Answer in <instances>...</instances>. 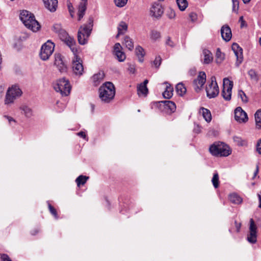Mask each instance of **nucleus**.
<instances>
[{
  "label": "nucleus",
  "instance_id": "obj_30",
  "mask_svg": "<svg viewBox=\"0 0 261 261\" xmlns=\"http://www.w3.org/2000/svg\"><path fill=\"white\" fill-rule=\"evenodd\" d=\"M173 89L170 85H167L166 90L163 93V96L165 98L169 99L173 95Z\"/></svg>",
  "mask_w": 261,
  "mask_h": 261
},
{
  "label": "nucleus",
  "instance_id": "obj_11",
  "mask_svg": "<svg viewBox=\"0 0 261 261\" xmlns=\"http://www.w3.org/2000/svg\"><path fill=\"white\" fill-rule=\"evenodd\" d=\"M233 85V82L230 81L228 78L225 77L223 79V89L222 92V95L225 100H230Z\"/></svg>",
  "mask_w": 261,
  "mask_h": 261
},
{
  "label": "nucleus",
  "instance_id": "obj_18",
  "mask_svg": "<svg viewBox=\"0 0 261 261\" xmlns=\"http://www.w3.org/2000/svg\"><path fill=\"white\" fill-rule=\"evenodd\" d=\"M55 65L60 72H64L66 70V66L60 54H55Z\"/></svg>",
  "mask_w": 261,
  "mask_h": 261
},
{
  "label": "nucleus",
  "instance_id": "obj_7",
  "mask_svg": "<svg viewBox=\"0 0 261 261\" xmlns=\"http://www.w3.org/2000/svg\"><path fill=\"white\" fill-rule=\"evenodd\" d=\"M60 39L63 41L70 48L73 53L78 52V48L76 45V42L72 36H70L64 30H60L58 32Z\"/></svg>",
  "mask_w": 261,
  "mask_h": 261
},
{
  "label": "nucleus",
  "instance_id": "obj_13",
  "mask_svg": "<svg viewBox=\"0 0 261 261\" xmlns=\"http://www.w3.org/2000/svg\"><path fill=\"white\" fill-rule=\"evenodd\" d=\"M206 74L204 72L201 71L196 79L193 82L194 89L196 92L199 91L206 81Z\"/></svg>",
  "mask_w": 261,
  "mask_h": 261
},
{
  "label": "nucleus",
  "instance_id": "obj_24",
  "mask_svg": "<svg viewBox=\"0 0 261 261\" xmlns=\"http://www.w3.org/2000/svg\"><path fill=\"white\" fill-rule=\"evenodd\" d=\"M228 198L231 203L235 204H240L243 201L242 198L236 193L230 194L229 195Z\"/></svg>",
  "mask_w": 261,
  "mask_h": 261
},
{
  "label": "nucleus",
  "instance_id": "obj_41",
  "mask_svg": "<svg viewBox=\"0 0 261 261\" xmlns=\"http://www.w3.org/2000/svg\"><path fill=\"white\" fill-rule=\"evenodd\" d=\"M166 15L171 19H174L176 16L174 10L170 8L167 10Z\"/></svg>",
  "mask_w": 261,
  "mask_h": 261
},
{
  "label": "nucleus",
  "instance_id": "obj_60",
  "mask_svg": "<svg viewBox=\"0 0 261 261\" xmlns=\"http://www.w3.org/2000/svg\"><path fill=\"white\" fill-rule=\"evenodd\" d=\"M258 166H256V170L254 172V176H256V174L258 173Z\"/></svg>",
  "mask_w": 261,
  "mask_h": 261
},
{
  "label": "nucleus",
  "instance_id": "obj_1",
  "mask_svg": "<svg viewBox=\"0 0 261 261\" xmlns=\"http://www.w3.org/2000/svg\"><path fill=\"white\" fill-rule=\"evenodd\" d=\"M20 19L24 25L33 32H37L40 29V25L35 19L34 15L28 11H22L20 14Z\"/></svg>",
  "mask_w": 261,
  "mask_h": 261
},
{
  "label": "nucleus",
  "instance_id": "obj_3",
  "mask_svg": "<svg viewBox=\"0 0 261 261\" xmlns=\"http://www.w3.org/2000/svg\"><path fill=\"white\" fill-rule=\"evenodd\" d=\"M211 153L216 156H227L231 153V150L227 144L216 142L211 145L209 148Z\"/></svg>",
  "mask_w": 261,
  "mask_h": 261
},
{
  "label": "nucleus",
  "instance_id": "obj_55",
  "mask_svg": "<svg viewBox=\"0 0 261 261\" xmlns=\"http://www.w3.org/2000/svg\"><path fill=\"white\" fill-rule=\"evenodd\" d=\"M4 117L8 120L10 124H11L12 122H15V120L11 117L5 116Z\"/></svg>",
  "mask_w": 261,
  "mask_h": 261
},
{
  "label": "nucleus",
  "instance_id": "obj_50",
  "mask_svg": "<svg viewBox=\"0 0 261 261\" xmlns=\"http://www.w3.org/2000/svg\"><path fill=\"white\" fill-rule=\"evenodd\" d=\"M2 261H12L9 256L6 254H2L1 256Z\"/></svg>",
  "mask_w": 261,
  "mask_h": 261
},
{
  "label": "nucleus",
  "instance_id": "obj_19",
  "mask_svg": "<svg viewBox=\"0 0 261 261\" xmlns=\"http://www.w3.org/2000/svg\"><path fill=\"white\" fill-rule=\"evenodd\" d=\"M221 34L222 38L225 41H229L232 37V33L230 28L227 25H224L221 29Z\"/></svg>",
  "mask_w": 261,
  "mask_h": 261
},
{
  "label": "nucleus",
  "instance_id": "obj_25",
  "mask_svg": "<svg viewBox=\"0 0 261 261\" xmlns=\"http://www.w3.org/2000/svg\"><path fill=\"white\" fill-rule=\"evenodd\" d=\"M105 76L104 72L102 71L99 72L95 74L92 77L93 84L95 86L98 85L103 80Z\"/></svg>",
  "mask_w": 261,
  "mask_h": 261
},
{
  "label": "nucleus",
  "instance_id": "obj_31",
  "mask_svg": "<svg viewBox=\"0 0 261 261\" xmlns=\"http://www.w3.org/2000/svg\"><path fill=\"white\" fill-rule=\"evenodd\" d=\"M123 43L126 47L132 50L134 48V42L132 39L128 36H125L124 38Z\"/></svg>",
  "mask_w": 261,
  "mask_h": 261
},
{
  "label": "nucleus",
  "instance_id": "obj_53",
  "mask_svg": "<svg viewBox=\"0 0 261 261\" xmlns=\"http://www.w3.org/2000/svg\"><path fill=\"white\" fill-rule=\"evenodd\" d=\"M166 44L171 46L173 47L174 46V43L172 42V41L170 39V38H168L166 41Z\"/></svg>",
  "mask_w": 261,
  "mask_h": 261
},
{
  "label": "nucleus",
  "instance_id": "obj_39",
  "mask_svg": "<svg viewBox=\"0 0 261 261\" xmlns=\"http://www.w3.org/2000/svg\"><path fill=\"white\" fill-rule=\"evenodd\" d=\"M238 96L241 98L242 101L246 103L248 102V97H247L246 94L244 93V91L240 90L238 91Z\"/></svg>",
  "mask_w": 261,
  "mask_h": 261
},
{
  "label": "nucleus",
  "instance_id": "obj_57",
  "mask_svg": "<svg viewBox=\"0 0 261 261\" xmlns=\"http://www.w3.org/2000/svg\"><path fill=\"white\" fill-rule=\"evenodd\" d=\"M235 224H236L237 231L238 232H239L240 231V228L241 226V224L240 223H237V221H235Z\"/></svg>",
  "mask_w": 261,
  "mask_h": 261
},
{
  "label": "nucleus",
  "instance_id": "obj_9",
  "mask_svg": "<svg viewBox=\"0 0 261 261\" xmlns=\"http://www.w3.org/2000/svg\"><path fill=\"white\" fill-rule=\"evenodd\" d=\"M205 90L209 98H214L218 95L219 89L215 76L211 77V81L206 85Z\"/></svg>",
  "mask_w": 261,
  "mask_h": 261
},
{
  "label": "nucleus",
  "instance_id": "obj_52",
  "mask_svg": "<svg viewBox=\"0 0 261 261\" xmlns=\"http://www.w3.org/2000/svg\"><path fill=\"white\" fill-rule=\"evenodd\" d=\"M189 17H190L191 20L194 21L197 19V15L194 12H191L189 14Z\"/></svg>",
  "mask_w": 261,
  "mask_h": 261
},
{
  "label": "nucleus",
  "instance_id": "obj_44",
  "mask_svg": "<svg viewBox=\"0 0 261 261\" xmlns=\"http://www.w3.org/2000/svg\"><path fill=\"white\" fill-rule=\"evenodd\" d=\"M232 2V10L234 12H237L239 7V3L238 0H231Z\"/></svg>",
  "mask_w": 261,
  "mask_h": 261
},
{
  "label": "nucleus",
  "instance_id": "obj_62",
  "mask_svg": "<svg viewBox=\"0 0 261 261\" xmlns=\"http://www.w3.org/2000/svg\"><path fill=\"white\" fill-rule=\"evenodd\" d=\"M259 43L260 45L261 46V38H260L259 39Z\"/></svg>",
  "mask_w": 261,
  "mask_h": 261
},
{
  "label": "nucleus",
  "instance_id": "obj_38",
  "mask_svg": "<svg viewBox=\"0 0 261 261\" xmlns=\"http://www.w3.org/2000/svg\"><path fill=\"white\" fill-rule=\"evenodd\" d=\"M212 182L214 187L215 188H217L219 186V175L218 173H215L214 174L213 177L212 179Z\"/></svg>",
  "mask_w": 261,
  "mask_h": 261
},
{
  "label": "nucleus",
  "instance_id": "obj_43",
  "mask_svg": "<svg viewBox=\"0 0 261 261\" xmlns=\"http://www.w3.org/2000/svg\"><path fill=\"white\" fill-rule=\"evenodd\" d=\"M128 0H114L115 3L117 7H122L124 6Z\"/></svg>",
  "mask_w": 261,
  "mask_h": 261
},
{
  "label": "nucleus",
  "instance_id": "obj_61",
  "mask_svg": "<svg viewBox=\"0 0 261 261\" xmlns=\"http://www.w3.org/2000/svg\"><path fill=\"white\" fill-rule=\"evenodd\" d=\"M245 4L249 3L250 0H242Z\"/></svg>",
  "mask_w": 261,
  "mask_h": 261
},
{
  "label": "nucleus",
  "instance_id": "obj_46",
  "mask_svg": "<svg viewBox=\"0 0 261 261\" xmlns=\"http://www.w3.org/2000/svg\"><path fill=\"white\" fill-rule=\"evenodd\" d=\"M48 208L50 212L55 217L56 219H58V215L56 210L50 204H48Z\"/></svg>",
  "mask_w": 261,
  "mask_h": 261
},
{
  "label": "nucleus",
  "instance_id": "obj_64",
  "mask_svg": "<svg viewBox=\"0 0 261 261\" xmlns=\"http://www.w3.org/2000/svg\"><path fill=\"white\" fill-rule=\"evenodd\" d=\"M37 232V231H36V232H35V233H32V234L33 235H35Z\"/></svg>",
  "mask_w": 261,
  "mask_h": 261
},
{
  "label": "nucleus",
  "instance_id": "obj_45",
  "mask_svg": "<svg viewBox=\"0 0 261 261\" xmlns=\"http://www.w3.org/2000/svg\"><path fill=\"white\" fill-rule=\"evenodd\" d=\"M162 59L160 56L156 57L153 61V64L156 67H159L161 64Z\"/></svg>",
  "mask_w": 261,
  "mask_h": 261
},
{
  "label": "nucleus",
  "instance_id": "obj_20",
  "mask_svg": "<svg viewBox=\"0 0 261 261\" xmlns=\"http://www.w3.org/2000/svg\"><path fill=\"white\" fill-rule=\"evenodd\" d=\"M19 110L21 114L23 115L27 118H30L33 116L34 113L32 109L26 105L20 106Z\"/></svg>",
  "mask_w": 261,
  "mask_h": 261
},
{
  "label": "nucleus",
  "instance_id": "obj_6",
  "mask_svg": "<svg viewBox=\"0 0 261 261\" xmlns=\"http://www.w3.org/2000/svg\"><path fill=\"white\" fill-rule=\"evenodd\" d=\"M92 26V21H90L88 24L80 27L77 34V39L80 44L84 45L87 43L88 39L91 33Z\"/></svg>",
  "mask_w": 261,
  "mask_h": 261
},
{
  "label": "nucleus",
  "instance_id": "obj_4",
  "mask_svg": "<svg viewBox=\"0 0 261 261\" xmlns=\"http://www.w3.org/2000/svg\"><path fill=\"white\" fill-rule=\"evenodd\" d=\"M53 87L55 91L59 92L63 96L68 95L71 88L69 81L65 78L57 80L53 84Z\"/></svg>",
  "mask_w": 261,
  "mask_h": 261
},
{
  "label": "nucleus",
  "instance_id": "obj_35",
  "mask_svg": "<svg viewBox=\"0 0 261 261\" xmlns=\"http://www.w3.org/2000/svg\"><path fill=\"white\" fill-rule=\"evenodd\" d=\"M176 3L181 11H184L188 6L187 0H176Z\"/></svg>",
  "mask_w": 261,
  "mask_h": 261
},
{
  "label": "nucleus",
  "instance_id": "obj_56",
  "mask_svg": "<svg viewBox=\"0 0 261 261\" xmlns=\"http://www.w3.org/2000/svg\"><path fill=\"white\" fill-rule=\"evenodd\" d=\"M71 4L70 3L68 5V10L70 12V15L71 17L73 16V11L72 10V6L71 5Z\"/></svg>",
  "mask_w": 261,
  "mask_h": 261
},
{
  "label": "nucleus",
  "instance_id": "obj_26",
  "mask_svg": "<svg viewBox=\"0 0 261 261\" xmlns=\"http://www.w3.org/2000/svg\"><path fill=\"white\" fill-rule=\"evenodd\" d=\"M128 28L127 23L124 21H121L119 23L117 27L118 34L116 37H118L119 36L124 34Z\"/></svg>",
  "mask_w": 261,
  "mask_h": 261
},
{
  "label": "nucleus",
  "instance_id": "obj_2",
  "mask_svg": "<svg viewBox=\"0 0 261 261\" xmlns=\"http://www.w3.org/2000/svg\"><path fill=\"white\" fill-rule=\"evenodd\" d=\"M100 99L107 103L112 100L115 95V89L114 85L111 82H106L99 89Z\"/></svg>",
  "mask_w": 261,
  "mask_h": 261
},
{
  "label": "nucleus",
  "instance_id": "obj_33",
  "mask_svg": "<svg viewBox=\"0 0 261 261\" xmlns=\"http://www.w3.org/2000/svg\"><path fill=\"white\" fill-rule=\"evenodd\" d=\"M148 90L147 86H143L140 84L138 86V94L139 96L143 95L144 96L147 95Z\"/></svg>",
  "mask_w": 261,
  "mask_h": 261
},
{
  "label": "nucleus",
  "instance_id": "obj_27",
  "mask_svg": "<svg viewBox=\"0 0 261 261\" xmlns=\"http://www.w3.org/2000/svg\"><path fill=\"white\" fill-rule=\"evenodd\" d=\"M203 55L204 56L203 63L209 64L213 61V55L210 50L206 49H203Z\"/></svg>",
  "mask_w": 261,
  "mask_h": 261
},
{
  "label": "nucleus",
  "instance_id": "obj_59",
  "mask_svg": "<svg viewBox=\"0 0 261 261\" xmlns=\"http://www.w3.org/2000/svg\"><path fill=\"white\" fill-rule=\"evenodd\" d=\"M148 83V81L147 80H145L143 83L140 84L141 85H142L143 86H146L147 84Z\"/></svg>",
  "mask_w": 261,
  "mask_h": 261
},
{
  "label": "nucleus",
  "instance_id": "obj_54",
  "mask_svg": "<svg viewBox=\"0 0 261 261\" xmlns=\"http://www.w3.org/2000/svg\"><path fill=\"white\" fill-rule=\"evenodd\" d=\"M257 151H258V153L261 154V139L257 143Z\"/></svg>",
  "mask_w": 261,
  "mask_h": 261
},
{
  "label": "nucleus",
  "instance_id": "obj_23",
  "mask_svg": "<svg viewBox=\"0 0 261 261\" xmlns=\"http://www.w3.org/2000/svg\"><path fill=\"white\" fill-rule=\"evenodd\" d=\"M199 113L201 114L203 118L207 122H210L212 120V115L210 111L204 108H201L199 109Z\"/></svg>",
  "mask_w": 261,
  "mask_h": 261
},
{
  "label": "nucleus",
  "instance_id": "obj_48",
  "mask_svg": "<svg viewBox=\"0 0 261 261\" xmlns=\"http://www.w3.org/2000/svg\"><path fill=\"white\" fill-rule=\"evenodd\" d=\"M76 135L78 136L83 138L86 141H88V137L87 136V134H86L85 132L81 131L80 132L77 133L76 134Z\"/></svg>",
  "mask_w": 261,
  "mask_h": 261
},
{
  "label": "nucleus",
  "instance_id": "obj_58",
  "mask_svg": "<svg viewBox=\"0 0 261 261\" xmlns=\"http://www.w3.org/2000/svg\"><path fill=\"white\" fill-rule=\"evenodd\" d=\"M257 196L259 200L258 207L261 208V191L259 193L257 194Z\"/></svg>",
  "mask_w": 261,
  "mask_h": 261
},
{
  "label": "nucleus",
  "instance_id": "obj_28",
  "mask_svg": "<svg viewBox=\"0 0 261 261\" xmlns=\"http://www.w3.org/2000/svg\"><path fill=\"white\" fill-rule=\"evenodd\" d=\"M165 109L170 113L174 112L176 110V105L174 102L166 100L164 102Z\"/></svg>",
  "mask_w": 261,
  "mask_h": 261
},
{
  "label": "nucleus",
  "instance_id": "obj_40",
  "mask_svg": "<svg viewBox=\"0 0 261 261\" xmlns=\"http://www.w3.org/2000/svg\"><path fill=\"white\" fill-rule=\"evenodd\" d=\"M161 37L160 33L156 31H152L151 32L150 38L153 41H156Z\"/></svg>",
  "mask_w": 261,
  "mask_h": 261
},
{
  "label": "nucleus",
  "instance_id": "obj_8",
  "mask_svg": "<svg viewBox=\"0 0 261 261\" xmlns=\"http://www.w3.org/2000/svg\"><path fill=\"white\" fill-rule=\"evenodd\" d=\"M55 44L50 40H48L42 45L40 53V58L44 61L48 60L54 50Z\"/></svg>",
  "mask_w": 261,
  "mask_h": 261
},
{
  "label": "nucleus",
  "instance_id": "obj_12",
  "mask_svg": "<svg viewBox=\"0 0 261 261\" xmlns=\"http://www.w3.org/2000/svg\"><path fill=\"white\" fill-rule=\"evenodd\" d=\"M257 227L252 219L250 220L249 233L247 236V241L251 244H254L257 241Z\"/></svg>",
  "mask_w": 261,
  "mask_h": 261
},
{
  "label": "nucleus",
  "instance_id": "obj_10",
  "mask_svg": "<svg viewBox=\"0 0 261 261\" xmlns=\"http://www.w3.org/2000/svg\"><path fill=\"white\" fill-rule=\"evenodd\" d=\"M79 53L78 50V52L73 53L74 58L72 60V70L75 75L81 76L84 72V67L82 60L78 56Z\"/></svg>",
  "mask_w": 261,
  "mask_h": 261
},
{
  "label": "nucleus",
  "instance_id": "obj_29",
  "mask_svg": "<svg viewBox=\"0 0 261 261\" xmlns=\"http://www.w3.org/2000/svg\"><path fill=\"white\" fill-rule=\"evenodd\" d=\"M136 53L138 57L139 62H142L143 61V57L145 55L144 49L140 46H137L136 48Z\"/></svg>",
  "mask_w": 261,
  "mask_h": 261
},
{
  "label": "nucleus",
  "instance_id": "obj_47",
  "mask_svg": "<svg viewBox=\"0 0 261 261\" xmlns=\"http://www.w3.org/2000/svg\"><path fill=\"white\" fill-rule=\"evenodd\" d=\"M216 57L218 59H219L220 61L223 60L224 58V55L223 54L219 48H217L216 51Z\"/></svg>",
  "mask_w": 261,
  "mask_h": 261
},
{
  "label": "nucleus",
  "instance_id": "obj_49",
  "mask_svg": "<svg viewBox=\"0 0 261 261\" xmlns=\"http://www.w3.org/2000/svg\"><path fill=\"white\" fill-rule=\"evenodd\" d=\"M128 71L129 72V73L132 74L135 73L136 71L135 66L132 64H128Z\"/></svg>",
  "mask_w": 261,
  "mask_h": 261
},
{
  "label": "nucleus",
  "instance_id": "obj_17",
  "mask_svg": "<svg viewBox=\"0 0 261 261\" xmlns=\"http://www.w3.org/2000/svg\"><path fill=\"white\" fill-rule=\"evenodd\" d=\"M163 13V10L161 5L154 3L150 9V15L154 17H160Z\"/></svg>",
  "mask_w": 261,
  "mask_h": 261
},
{
  "label": "nucleus",
  "instance_id": "obj_21",
  "mask_svg": "<svg viewBox=\"0 0 261 261\" xmlns=\"http://www.w3.org/2000/svg\"><path fill=\"white\" fill-rule=\"evenodd\" d=\"M45 7L49 11L54 12L58 7V0H42Z\"/></svg>",
  "mask_w": 261,
  "mask_h": 261
},
{
  "label": "nucleus",
  "instance_id": "obj_16",
  "mask_svg": "<svg viewBox=\"0 0 261 261\" xmlns=\"http://www.w3.org/2000/svg\"><path fill=\"white\" fill-rule=\"evenodd\" d=\"M114 54L119 62H123L126 59L125 54L122 51V47L119 43H116L115 44Z\"/></svg>",
  "mask_w": 261,
  "mask_h": 261
},
{
  "label": "nucleus",
  "instance_id": "obj_37",
  "mask_svg": "<svg viewBox=\"0 0 261 261\" xmlns=\"http://www.w3.org/2000/svg\"><path fill=\"white\" fill-rule=\"evenodd\" d=\"M234 142L239 146H246L247 145V141L245 140L242 139L241 137L234 136L233 137Z\"/></svg>",
  "mask_w": 261,
  "mask_h": 261
},
{
  "label": "nucleus",
  "instance_id": "obj_36",
  "mask_svg": "<svg viewBox=\"0 0 261 261\" xmlns=\"http://www.w3.org/2000/svg\"><path fill=\"white\" fill-rule=\"evenodd\" d=\"M255 119L256 126L261 128V110H258L255 114Z\"/></svg>",
  "mask_w": 261,
  "mask_h": 261
},
{
  "label": "nucleus",
  "instance_id": "obj_51",
  "mask_svg": "<svg viewBox=\"0 0 261 261\" xmlns=\"http://www.w3.org/2000/svg\"><path fill=\"white\" fill-rule=\"evenodd\" d=\"M239 22L241 23V28L247 26L245 21L244 20L243 16H241L239 19Z\"/></svg>",
  "mask_w": 261,
  "mask_h": 261
},
{
  "label": "nucleus",
  "instance_id": "obj_42",
  "mask_svg": "<svg viewBox=\"0 0 261 261\" xmlns=\"http://www.w3.org/2000/svg\"><path fill=\"white\" fill-rule=\"evenodd\" d=\"M248 75L250 76L251 80L257 81L258 77L255 71L253 69H250L248 71Z\"/></svg>",
  "mask_w": 261,
  "mask_h": 261
},
{
  "label": "nucleus",
  "instance_id": "obj_34",
  "mask_svg": "<svg viewBox=\"0 0 261 261\" xmlns=\"http://www.w3.org/2000/svg\"><path fill=\"white\" fill-rule=\"evenodd\" d=\"M89 178V177L84 175H80L75 180L77 186L80 187L81 185H84Z\"/></svg>",
  "mask_w": 261,
  "mask_h": 261
},
{
  "label": "nucleus",
  "instance_id": "obj_5",
  "mask_svg": "<svg viewBox=\"0 0 261 261\" xmlns=\"http://www.w3.org/2000/svg\"><path fill=\"white\" fill-rule=\"evenodd\" d=\"M22 94V91L18 86H12L8 88L7 91L4 103L5 105L9 106L14 103V101Z\"/></svg>",
  "mask_w": 261,
  "mask_h": 261
},
{
  "label": "nucleus",
  "instance_id": "obj_14",
  "mask_svg": "<svg viewBox=\"0 0 261 261\" xmlns=\"http://www.w3.org/2000/svg\"><path fill=\"white\" fill-rule=\"evenodd\" d=\"M231 48L236 56L237 61L236 64L237 66H239L243 60V49L236 43H233L232 44Z\"/></svg>",
  "mask_w": 261,
  "mask_h": 261
},
{
  "label": "nucleus",
  "instance_id": "obj_15",
  "mask_svg": "<svg viewBox=\"0 0 261 261\" xmlns=\"http://www.w3.org/2000/svg\"><path fill=\"white\" fill-rule=\"evenodd\" d=\"M234 118L239 123H245L248 118L246 113L241 107H238L234 111Z\"/></svg>",
  "mask_w": 261,
  "mask_h": 261
},
{
  "label": "nucleus",
  "instance_id": "obj_22",
  "mask_svg": "<svg viewBox=\"0 0 261 261\" xmlns=\"http://www.w3.org/2000/svg\"><path fill=\"white\" fill-rule=\"evenodd\" d=\"M86 3L87 0H82V2H81L79 5L77 13L79 21L81 20L85 15V12L86 10Z\"/></svg>",
  "mask_w": 261,
  "mask_h": 261
},
{
  "label": "nucleus",
  "instance_id": "obj_32",
  "mask_svg": "<svg viewBox=\"0 0 261 261\" xmlns=\"http://www.w3.org/2000/svg\"><path fill=\"white\" fill-rule=\"evenodd\" d=\"M177 93L180 95H184L186 92V88L182 83H178L176 86Z\"/></svg>",
  "mask_w": 261,
  "mask_h": 261
},
{
  "label": "nucleus",
  "instance_id": "obj_63",
  "mask_svg": "<svg viewBox=\"0 0 261 261\" xmlns=\"http://www.w3.org/2000/svg\"><path fill=\"white\" fill-rule=\"evenodd\" d=\"M3 91L2 88L0 87V93H1Z\"/></svg>",
  "mask_w": 261,
  "mask_h": 261
}]
</instances>
